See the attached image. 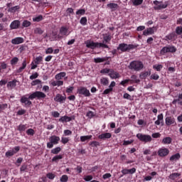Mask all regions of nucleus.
Returning a JSON list of instances; mask_svg holds the SVG:
<instances>
[{
	"label": "nucleus",
	"instance_id": "40",
	"mask_svg": "<svg viewBox=\"0 0 182 182\" xmlns=\"http://www.w3.org/2000/svg\"><path fill=\"white\" fill-rule=\"evenodd\" d=\"M176 35H181L182 33V26H177L176 28Z\"/></svg>",
	"mask_w": 182,
	"mask_h": 182
},
{
	"label": "nucleus",
	"instance_id": "52",
	"mask_svg": "<svg viewBox=\"0 0 182 182\" xmlns=\"http://www.w3.org/2000/svg\"><path fill=\"white\" fill-rule=\"evenodd\" d=\"M38 76H39V74H38V73H35L34 74L30 76V79L31 80H33V79H36Z\"/></svg>",
	"mask_w": 182,
	"mask_h": 182
},
{
	"label": "nucleus",
	"instance_id": "56",
	"mask_svg": "<svg viewBox=\"0 0 182 182\" xmlns=\"http://www.w3.org/2000/svg\"><path fill=\"white\" fill-rule=\"evenodd\" d=\"M92 178H93V176L89 175V176H85L84 180L85 181H90V180H92Z\"/></svg>",
	"mask_w": 182,
	"mask_h": 182
},
{
	"label": "nucleus",
	"instance_id": "1",
	"mask_svg": "<svg viewBox=\"0 0 182 182\" xmlns=\"http://www.w3.org/2000/svg\"><path fill=\"white\" fill-rule=\"evenodd\" d=\"M45 97H46V94L41 91H36L31 94L28 97L23 96L20 101L21 103L24 104L25 106H31V105H32V102L30 100H33V99L41 100V99H45Z\"/></svg>",
	"mask_w": 182,
	"mask_h": 182
},
{
	"label": "nucleus",
	"instance_id": "19",
	"mask_svg": "<svg viewBox=\"0 0 182 182\" xmlns=\"http://www.w3.org/2000/svg\"><path fill=\"white\" fill-rule=\"evenodd\" d=\"M60 35L62 36H68L69 35V32L68 31V28L66 27H61L60 28Z\"/></svg>",
	"mask_w": 182,
	"mask_h": 182
},
{
	"label": "nucleus",
	"instance_id": "7",
	"mask_svg": "<svg viewBox=\"0 0 182 182\" xmlns=\"http://www.w3.org/2000/svg\"><path fill=\"white\" fill-rule=\"evenodd\" d=\"M154 5H155V6L154 7L155 11L166 9V8L168 6L167 3L163 4V1H159L157 0L154 1Z\"/></svg>",
	"mask_w": 182,
	"mask_h": 182
},
{
	"label": "nucleus",
	"instance_id": "48",
	"mask_svg": "<svg viewBox=\"0 0 182 182\" xmlns=\"http://www.w3.org/2000/svg\"><path fill=\"white\" fill-rule=\"evenodd\" d=\"M179 176H180V173H174L170 175V178H171L172 180H174V178H177V177H178Z\"/></svg>",
	"mask_w": 182,
	"mask_h": 182
},
{
	"label": "nucleus",
	"instance_id": "59",
	"mask_svg": "<svg viewBox=\"0 0 182 182\" xmlns=\"http://www.w3.org/2000/svg\"><path fill=\"white\" fill-rule=\"evenodd\" d=\"M112 38L110 37V36H105L104 37V41L105 42L107 43V42H110Z\"/></svg>",
	"mask_w": 182,
	"mask_h": 182
},
{
	"label": "nucleus",
	"instance_id": "39",
	"mask_svg": "<svg viewBox=\"0 0 182 182\" xmlns=\"http://www.w3.org/2000/svg\"><path fill=\"white\" fill-rule=\"evenodd\" d=\"M80 23H81V25H83V26H85V25L87 23V18H86V17L81 18Z\"/></svg>",
	"mask_w": 182,
	"mask_h": 182
},
{
	"label": "nucleus",
	"instance_id": "30",
	"mask_svg": "<svg viewBox=\"0 0 182 182\" xmlns=\"http://www.w3.org/2000/svg\"><path fill=\"white\" fill-rule=\"evenodd\" d=\"M150 75V72L149 71H146L144 73H141L139 75L140 79H146V77H147V76H149Z\"/></svg>",
	"mask_w": 182,
	"mask_h": 182
},
{
	"label": "nucleus",
	"instance_id": "6",
	"mask_svg": "<svg viewBox=\"0 0 182 182\" xmlns=\"http://www.w3.org/2000/svg\"><path fill=\"white\" fill-rule=\"evenodd\" d=\"M136 137L140 141H143L144 143H150L153 140L151 136L140 133L136 134Z\"/></svg>",
	"mask_w": 182,
	"mask_h": 182
},
{
	"label": "nucleus",
	"instance_id": "12",
	"mask_svg": "<svg viewBox=\"0 0 182 182\" xmlns=\"http://www.w3.org/2000/svg\"><path fill=\"white\" fill-rule=\"evenodd\" d=\"M55 102H58V103H63L66 100V97L62 96L60 94H57L55 97L54 98Z\"/></svg>",
	"mask_w": 182,
	"mask_h": 182
},
{
	"label": "nucleus",
	"instance_id": "24",
	"mask_svg": "<svg viewBox=\"0 0 182 182\" xmlns=\"http://www.w3.org/2000/svg\"><path fill=\"white\" fill-rule=\"evenodd\" d=\"M131 2L134 6H139L143 4V0H131Z\"/></svg>",
	"mask_w": 182,
	"mask_h": 182
},
{
	"label": "nucleus",
	"instance_id": "55",
	"mask_svg": "<svg viewBox=\"0 0 182 182\" xmlns=\"http://www.w3.org/2000/svg\"><path fill=\"white\" fill-rule=\"evenodd\" d=\"M47 177H48V178H50V180H53V178H55V174H53L52 173H48L47 174Z\"/></svg>",
	"mask_w": 182,
	"mask_h": 182
},
{
	"label": "nucleus",
	"instance_id": "64",
	"mask_svg": "<svg viewBox=\"0 0 182 182\" xmlns=\"http://www.w3.org/2000/svg\"><path fill=\"white\" fill-rule=\"evenodd\" d=\"M132 143H133V140H130V141H124V146H128V144H132Z\"/></svg>",
	"mask_w": 182,
	"mask_h": 182
},
{
	"label": "nucleus",
	"instance_id": "20",
	"mask_svg": "<svg viewBox=\"0 0 182 182\" xmlns=\"http://www.w3.org/2000/svg\"><path fill=\"white\" fill-rule=\"evenodd\" d=\"M180 157H181V156L180 155L179 153L175 154L173 155H172L169 160L170 161H177L178 160H180Z\"/></svg>",
	"mask_w": 182,
	"mask_h": 182
},
{
	"label": "nucleus",
	"instance_id": "54",
	"mask_svg": "<svg viewBox=\"0 0 182 182\" xmlns=\"http://www.w3.org/2000/svg\"><path fill=\"white\" fill-rule=\"evenodd\" d=\"M175 35L174 33H171L168 36H166V39H168V41H171L173 40V38H174Z\"/></svg>",
	"mask_w": 182,
	"mask_h": 182
},
{
	"label": "nucleus",
	"instance_id": "15",
	"mask_svg": "<svg viewBox=\"0 0 182 182\" xmlns=\"http://www.w3.org/2000/svg\"><path fill=\"white\" fill-rule=\"evenodd\" d=\"M86 46L90 49H95V48H97L98 43H95L93 41H87Z\"/></svg>",
	"mask_w": 182,
	"mask_h": 182
},
{
	"label": "nucleus",
	"instance_id": "22",
	"mask_svg": "<svg viewBox=\"0 0 182 182\" xmlns=\"http://www.w3.org/2000/svg\"><path fill=\"white\" fill-rule=\"evenodd\" d=\"M17 82L18 80H13L12 81H9L7 83V87H9V89H13L14 87H16Z\"/></svg>",
	"mask_w": 182,
	"mask_h": 182
},
{
	"label": "nucleus",
	"instance_id": "41",
	"mask_svg": "<svg viewBox=\"0 0 182 182\" xmlns=\"http://www.w3.org/2000/svg\"><path fill=\"white\" fill-rule=\"evenodd\" d=\"M85 14H86V10L83 9H79L76 11V15H85Z\"/></svg>",
	"mask_w": 182,
	"mask_h": 182
},
{
	"label": "nucleus",
	"instance_id": "27",
	"mask_svg": "<svg viewBox=\"0 0 182 182\" xmlns=\"http://www.w3.org/2000/svg\"><path fill=\"white\" fill-rule=\"evenodd\" d=\"M65 76H66V73H60L55 75V79L56 80H60L62 77H65Z\"/></svg>",
	"mask_w": 182,
	"mask_h": 182
},
{
	"label": "nucleus",
	"instance_id": "38",
	"mask_svg": "<svg viewBox=\"0 0 182 182\" xmlns=\"http://www.w3.org/2000/svg\"><path fill=\"white\" fill-rule=\"evenodd\" d=\"M154 69H156V70H157V72H160L161 70V69H163V65L159 64V65H155L153 66Z\"/></svg>",
	"mask_w": 182,
	"mask_h": 182
},
{
	"label": "nucleus",
	"instance_id": "3",
	"mask_svg": "<svg viewBox=\"0 0 182 182\" xmlns=\"http://www.w3.org/2000/svg\"><path fill=\"white\" fill-rule=\"evenodd\" d=\"M134 45L133 44H126V43H121L117 47V50H120L121 52H127V50H130L132 49H134Z\"/></svg>",
	"mask_w": 182,
	"mask_h": 182
},
{
	"label": "nucleus",
	"instance_id": "28",
	"mask_svg": "<svg viewBox=\"0 0 182 182\" xmlns=\"http://www.w3.org/2000/svg\"><path fill=\"white\" fill-rule=\"evenodd\" d=\"M6 109H8V104L0 103V113H2L4 110H6Z\"/></svg>",
	"mask_w": 182,
	"mask_h": 182
},
{
	"label": "nucleus",
	"instance_id": "16",
	"mask_svg": "<svg viewBox=\"0 0 182 182\" xmlns=\"http://www.w3.org/2000/svg\"><path fill=\"white\" fill-rule=\"evenodd\" d=\"M154 33V27L149 28L143 31L144 36H149V35H153Z\"/></svg>",
	"mask_w": 182,
	"mask_h": 182
},
{
	"label": "nucleus",
	"instance_id": "14",
	"mask_svg": "<svg viewBox=\"0 0 182 182\" xmlns=\"http://www.w3.org/2000/svg\"><path fill=\"white\" fill-rule=\"evenodd\" d=\"M109 76L112 79H119V77H120V75H119L117 72H115V71L113 70H111L109 71Z\"/></svg>",
	"mask_w": 182,
	"mask_h": 182
},
{
	"label": "nucleus",
	"instance_id": "44",
	"mask_svg": "<svg viewBox=\"0 0 182 182\" xmlns=\"http://www.w3.org/2000/svg\"><path fill=\"white\" fill-rule=\"evenodd\" d=\"M26 133L28 136H33V134H35V130H33V129H28L26 131Z\"/></svg>",
	"mask_w": 182,
	"mask_h": 182
},
{
	"label": "nucleus",
	"instance_id": "51",
	"mask_svg": "<svg viewBox=\"0 0 182 182\" xmlns=\"http://www.w3.org/2000/svg\"><path fill=\"white\" fill-rule=\"evenodd\" d=\"M68 178H69L68 177V176L63 175V176L60 178V181H61V182H66V181H68Z\"/></svg>",
	"mask_w": 182,
	"mask_h": 182
},
{
	"label": "nucleus",
	"instance_id": "37",
	"mask_svg": "<svg viewBox=\"0 0 182 182\" xmlns=\"http://www.w3.org/2000/svg\"><path fill=\"white\" fill-rule=\"evenodd\" d=\"M60 150H61L60 147H56L51 150V153L53 154H58V153L60 152Z\"/></svg>",
	"mask_w": 182,
	"mask_h": 182
},
{
	"label": "nucleus",
	"instance_id": "5",
	"mask_svg": "<svg viewBox=\"0 0 182 182\" xmlns=\"http://www.w3.org/2000/svg\"><path fill=\"white\" fill-rule=\"evenodd\" d=\"M144 67V65H143V63L140 61H132L130 63V68L133 69L134 70H141V69H143Z\"/></svg>",
	"mask_w": 182,
	"mask_h": 182
},
{
	"label": "nucleus",
	"instance_id": "13",
	"mask_svg": "<svg viewBox=\"0 0 182 182\" xmlns=\"http://www.w3.org/2000/svg\"><path fill=\"white\" fill-rule=\"evenodd\" d=\"M11 43H13V45H19L21 43H23V38L22 37L15 38L11 41Z\"/></svg>",
	"mask_w": 182,
	"mask_h": 182
},
{
	"label": "nucleus",
	"instance_id": "60",
	"mask_svg": "<svg viewBox=\"0 0 182 182\" xmlns=\"http://www.w3.org/2000/svg\"><path fill=\"white\" fill-rule=\"evenodd\" d=\"M112 91V88H107L103 92V95H109L110 92Z\"/></svg>",
	"mask_w": 182,
	"mask_h": 182
},
{
	"label": "nucleus",
	"instance_id": "61",
	"mask_svg": "<svg viewBox=\"0 0 182 182\" xmlns=\"http://www.w3.org/2000/svg\"><path fill=\"white\" fill-rule=\"evenodd\" d=\"M64 134L65 136H70V134H72V131L66 129L64 131Z\"/></svg>",
	"mask_w": 182,
	"mask_h": 182
},
{
	"label": "nucleus",
	"instance_id": "47",
	"mask_svg": "<svg viewBox=\"0 0 182 182\" xmlns=\"http://www.w3.org/2000/svg\"><path fill=\"white\" fill-rule=\"evenodd\" d=\"M97 48H105L106 49H109V46H107V45H106L105 43H98Z\"/></svg>",
	"mask_w": 182,
	"mask_h": 182
},
{
	"label": "nucleus",
	"instance_id": "18",
	"mask_svg": "<svg viewBox=\"0 0 182 182\" xmlns=\"http://www.w3.org/2000/svg\"><path fill=\"white\" fill-rule=\"evenodd\" d=\"M166 126H171V124H174L176 123V121L174 120V118L171 117H167L165 119Z\"/></svg>",
	"mask_w": 182,
	"mask_h": 182
},
{
	"label": "nucleus",
	"instance_id": "49",
	"mask_svg": "<svg viewBox=\"0 0 182 182\" xmlns=\"http://www.w3.org/2000/svg\"><path fill=\"white\" fill-rule=\"evenodd\" d=\"M90 146H92V147H97L98 146H100V143L96 141H93L90 143Z\"/></svg>",
	"mask_w": 182,
	"mask_h": 182
},
{
	"label": "nucleus",
	"instance_id": "45",
	"mask_svg": "<svg viewBox=\"0 0 182 182\" xmlns=\"http://www.w3.org/2000/svg\"><path fill=\"white\" fill-rule=\"evenodd\" d=\"M62 155H57L53 158L52 161H58V160H62Z\"/></svg>",
	"mask_w": 182,
	"mask_h": 182
},
{
	"label": "nucleus",
	"instance_id": "9",
	"mask_svg": "<svg viewBox=\"0 0 182 182\" xmlns=\"http://www.w3.org/2000/svg\"><path fill=\"white\" fill-rule=\"evenodd\" d=\"M19 150H21L20 146L14 147L11 150H9L7 152H6V157H12V156H14V154H16L18 151H19Z\"/></svg>",
	"mask_w": 182,
	"mask_h": 182
},
{
	"label": "nucleus",
	"instance_id": "17",
	"mask_svg": "<svg viewBox=\"0 0 182 182\" xmlns=\"http://www.w3.org/2000/svg\"><path fill=\"white\" fill-rule=\"evenodd\" d=\"M110 137H112V134L106 132L99 135L98 139H100L101 140H106V139H110Z\"/></svg>",
	"mask_w": 182,
	"mask_h": 182
},
{
	"label": "nucleus",
	"instance_id": "34",
	"mask_svg": "<svg viewBox=\"0 0 182 182\" xmlns=\"http://www.w3.org/2000/svg\"><path fill=\"white\" fill-rule=\"evenodd\" d=\"M43 59V58L42 56L36 57L34 60V63L36 65H39L40 62H42Z\"/></svg>",
	"mask_w": 182,
	"mask_h": 182
},
{
	"label": "nucleus",
	"instance_id": "26",
	"mask_svg": "<svg viewBox=\"0 0 182 182\" xmlns=\"http://www.w3.org/2000/svg\"><path fill=\"white\" fill-rule=\"evenodd\" d=\"M173 139H171V137H165L162 140L163 144H170L171 143Z\"/></svg>",
	"mask_w": 182,
	"mask_h": 182
},
{
	"label": "nucleus",
	"instance_id": "10",
	"mask_svg": "<svg viewBox=\"0 0 182 182\" xmlns=\"http://www.w3.org/2000/svg\"><path fill=\"white\" fill-rule=\"evenodd\" d=\"M168 153H170V151L167 148L160 149L158 151V156L159 157H166V156H168Z\"/></svg>",
	"mask_w": 182,
	"mask_h": 182
},
{
	"label": "nucleus",
	"instance_id": "11",
	"mask_svg": "<svg viewBox=\"0 0 182 182\" xmlns=\"http://www.w3.org/2000/svg\"><path fill=\"white\" fill-rule=\"evenodd\" d=\"M20 26H21V21H19L18 20H14L10 24V28L11 30L19 29Z\"/></svg>",
	"mask_w": 182,
	"mask_h": 182
},
{
	"label": "nucleus",
	"instance_id": "43",
	"mask_svg": "<svg viewBox=\"0 0 182 182\" xmlns=\"http://www.w3.org/2000/svg\"><path fill=\"white\" fill-rule=\"evenodd\" d=\"M41 83H42V81L40 80H35L32 81L31 86H36V85H41Z\"/></svg>",
	"mask_w": 182,
	"mask_h": 182
},
{
	"label": "nucleus",
	"instance_id": "46",
	"mask_svg": "<svg viewBox=\"0 0 182 182\" xmlns=\"http://www.w3.org/2000/svg\"><path fill=\"white\" fill-rule=\"evenodd\" d=\"M18 60H19V59L16 57H14L11 60V65H16V63H18Z\"/></svg>",
	"mask_w": 182,
	"mask_h": 182
},
{
	"label": "nucleus",
	"instance_id": "42",
	"mask_svg": "<svg viewBox=\"0 0 182 182\" xmlns=\"http://www.w3.org/2000/svg\"><path fill=\"white\" fill-rule=\"evenodd\" d=\"M18 130H19V132H25V130H26V125L20 124Z\"/></svg>",
	"mask_w": 182,
	"mask_h": 182
},
{
	"label": "nucleus",
	"instance_id": "33",
	"mask_svg": "<svg viewBox=\"0 0 182 182\" xmlns=\"http://www.w3.org/2000/svg\"><path fill=\"white\" fill-rule=\"evenodd\" d=\"M31 25V21L28 20H24L22 23L23 28H28V26Z\"/></svg>",
	"mask_w": 182,
	"mask_h": 182
},
{
	"label": "nucleus",
	"instance_id": "31",
	"mask_svg": "<svg viewBox=\"0 0 182 182\" xmlns=\"http://www.w3.org/2000/svg\"><path fill=\"white\" fill-rule=\"evenodd\" d=\"M90 139H92V135L80 136V141H86L87 140H90Z\"/></svg>",
	"mask_w": 182,
	"mask_h": 182
},
{
	"label": "nucleus",
	"instance_id": "58",
	"mask_svg": "<svg viewBox=\"0 0 182 182\" xmlns=\"http://www.w3.org/2000/svg\"><path fill=\"white\" fill-rule=\"evenodd\" d=\"M124 99H128V100H132V95L128 93L124 94Z\"/></svg>",
	"mask_w": 182,
	"mask_h": 182
},
{
	"label": "nucleus",
	"instance_id": "25",
	"mask_svg": "<svg viewBox=\"0 0 182 182\" xmlns=\"http://www.w3.org/2000/svg\"><path fill=\"white\" fill-rule=\"evenodd\" d=\"M21 7L19 6H15L14 7H10L9 9H8V12H11V14H15V12H16V11H18V9H20Z\"/></svg>",
	"mask_w": 182,
	"mask_h": 182
},
{
	"label": "nucleus",
	"instance_id": "8",
	"mask_svg": "<svg viewBox=\"0 0 182 182\" xmlns=\"http://www.w3.org/2000/svg\"><path fill=\"white\" fill-rule=\"evenodd\" d=\"M77 93H79V95H82L85 97H89V96H90V91H89V90L85 87H80L78 88Z\"/></svg>",
	"mask_w": 182,
	"mask_h": 182
},
{
	"label": "nucleus",
	"instance_id": "53",
	"mask_svg": "<svg viewBox=\"0 0 182 182\" xmlns=\"http://www.w3.org/2000/svg\"><path fill=\"white\" fill-rule=\"evenodd\" d=\"M159 75L157 74H152L151 75V79L154 80H159Z\"/></svg>",
	"mask_w": 182,
	"mask_h": 182
},
{
	"label": "nucleus",
	"instance_id": "23",
	"mask_svg": "<svg viewBox=\"0 0 182 182\" xmlns=\"http://www.w3.org/2000/svg\"><path fill=\"white\" fill-rule=\"evenodd\" d=\"M71 120H72V118L68 116H63L59 119V122H62V123H64V122H70Z\"/></svg>",
	"mask_w": 182,
	"mask_h": 182
},
{
	"label": "nucleus",
	"instance_id": "2",
	"mask_svg": "<svg viewBox=\"0 0 182 182\" xmlns=\"http://www.w3.org/2000/svg\"><path fill=\"white\" fill-rule=\"evenodd\" d=\"M50 141L47 143L48 149H52L53 145L59 144V141H60V137L53 135L49 138Z\"/></svg>",
	"mask_w": 182,
	"mask_h": 182
},
{
	"label": "nucleus",
	"instance_id": "4",
	"mask_svg": "<svg viewBox=\"0 0 182 182\" xmlns=\"http://www.w3.org/2000/svg\"><path fill=\"white\" fill-rule=\"evenodd\" d=\"M177 48H176L174 47V46H165L164 47L161 51L160 53L161 55H165V53H174L175 52H176Z\"/></svg>",
	"mask_w": 182,
	"mask_h": 182
},
{
	"label": "nucleus",
	"instance_id": "21",
	"mask_svg": "<svg viewBox=\"0 0 182 182\" xmlns=\"http://www.w3.org/2000/svg\"><path fill=\"white\" fill-rule=\"evenodd\" d=\"M107 8H109V9H112V11H116L117 8H119V5L116 3H109L107 4Z\"/></svg>",
	"mask_w": 182,
	"mask_h": 182
},
{
	"label": "nucleus",
	"instance_id": "63",
	"mask_svg": "<svg viewBox=\"0 0 182 182\" xmlns=\"http://www.w3.org/2000/svg\"><path fill=\"white\" fill-rule=\"evenodd\" d=\"M110 70L107 68L103 69L100 71V73H110Z\"/></svg>",
	"mask_w": 182,
	"mask_h": 182
},
{
	"label": "nucleus",
	"instance_id": "35",
	"mask_svg": "<svg viewBox=\"0 0 182 182\" xmlns=\"http://www.w3.org/2000/svg\"><path fill=\"white\" fill-rule=\"evenodd\" d=\"M43 19V16L42 15L38 16L37 17L33 18V22H41Z\"/></svg>",
	"mask_w": 182,
	"mask_h": 182
},
{
	"label": "nucleus",
	"instance_id": "62",
	"mask_svg": "<svg viewBox=\"0 0 182 182\" xmlns=\"http://www.w3.org/2000/svg\"><path fill=\"white\" fill-rule=\"evenodd\" d=\"M160 136H161V134L159 132L152 134V137L154 139H159V137H160Z\"/></svg>",
	"mask_w": 182,
	"mask_h": 182
},
{
	"label": "nucleus",
	"instance_id": "29",
	"mask_svg": "<svg viewBox=\"0 0 182 182\" xmlns=\"http://www.w3.org/2000/svg\"><path fill=\"white\" fill-rule=\"evenodd\" d=\"M100 83L103 85V86H107V85H109V80L106 77H102L100 79Z\"/></svg>",
	"mask_w": 182,
	"mask_h": 182
},
{
	"label": "nucleus",
	"instance_id": "32",
	"mask_svg": "<svg viewBox=\"0 0 182 182\" xmlns=\"http://www.w3.org/2000/svg\"><path fill=\"white\" fill-rule=\"evenodd\" d=\"M34 33L36 35H42V33H43V30H42L41 28H36L34 29Z\"/></svg>",
	"mask_w": 182,
	"mask_h": 182
},
{
	"label": "nucleus",
	"instance_id": "36",
	"mask_svg": "<svg viewBox=\"0 0 182 182\" xmlns=\"http://www.w3.org/2000/svg\"><path fill=\"white\" fill-rule=\"evenodd\" d=\"M106 60L105 58H97L94 59V62L95 63H102V62H105Z\"/></svg>",
	"mask_w": 182,
	"mask_h": 182
},
{
	"label": "nucleus",
	"instance_id": "57",
	"mask_svg": "<svg viewBox=\"0 0 182 182\" xmlns=\"http://www.w3.org/2000/svg\"><path fill=\"white\" fill-rule=\"evenodd\" d=\"M51 114L53 117H59L60 116V114L56 111L51 112Z\"/></svg>",
	"mask_w": 182,
	"mask_h": 182
},
{
	"label": "nucleus",
	"instance_id": "50",
	"mask_svg": "<svg viewBox=\"0 0 182 182\" xmlns=\"http://www.w3.org/2000/svg\"><path fill=\"white\" fill-rule=\"evenodd\" d=\"M61 143H63V144H66V143H69V138L62 137L61 138Z\"/></svg>",
	"mask_w": 182,
	"mask_h": 182
}]
</instances>
